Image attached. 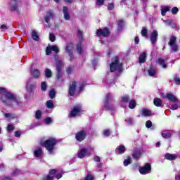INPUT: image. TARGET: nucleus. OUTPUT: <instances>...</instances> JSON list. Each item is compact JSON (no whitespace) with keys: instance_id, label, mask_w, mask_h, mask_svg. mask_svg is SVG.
Instances as JSON below:
<instances>
[{"instance_id":"obj_25","label":"nucleus","mask_w":180,"mask_h":180,"mask_svg":"<svg viewBox=\"0 0 180 180\" xmlns=\"http://www.w3.org/2000/svg\"><path fill=\"white\" fill-rule=\"evenodd\" d=\"M117 152L119 154H123L126 151V147L123 145H120L117 148Z\"/></svg>"},{"instance_id":"obj_7","label":"nucleus","mask_w":180,"mask_h":180,"mask_svg":"<svg viewBox=\"0 0 180 180\" xmlns=\"http://www.w3.org/2000/svg\"><path fill=\"white\" fill-rule=\"evenodd\" d=\"M139 172L142 175H146L151 172V165L148 163L146 164L145 166L139 168Z\"/></svg>"},{"instance_id":"obj_64","label":"nucleus","mask_w":180,"mask_h":180,"mask_svg":"<svg viewBox=\"0 0 180 180\" xmlns=\"http://www.w3.org/2000/svg\"><path fill=\"white\" fill-rule=\"evenodd\" d=\"M134 40H135L136 44H139V41H140V39H139V37H136Z\"/></svg>"},{"instance_id":"obj_5","label":"nucleus","mask_w":180,"mask_h":180,"mask_svg":"<svg viewBox=\"0 0 180 180\" xmlns=\"http://www.w3.org/2000/svg\"><path fill=\"white\" fill-rule=\"evenodd\" d=\"M94 151V148L86 149L85 148H81L77 153L78 158H85V157H89L91 155V152Z\"/></svg>"},{"instance_id":"obj_41","label":"nucleus","mask_w":180,"mask_h":180,"mask_svg":"<svg viewBox=\"0 0 180 180\" xmlns=\"http://www.w3.org/2000/svg\"><path fill=\"white\" fill-rule=\"evenodd\" d=\"M77 53L79 54H81V53H82V45L81 44V43H79L77 46Z\"/></svg>"},{"instance_id":"obj_6","label":"nucleus","mask_w":180,"mask_h":180,"mask_svg":"<svg viewBox=\"0 0 180 180\" xmlns=\"http://www.w3.org/2000/svg\"><path fill=\"white\" fill-rule=\"evenodd\" d=\"M169 46H170L172 51H178V45H176V37L172 36L169 39Z\"/></svg>"},{"instance_id":"obj_4","label":"nucleus","mask_w":180,"mask_h":180,"mask_svg":"<svg viewBox=\"0 0 180 180\" xmlns=\"http://www.w3.org/2000/svg\"><path fill=\"white\" fill-rule=\"evenodd\" d=\"M110 68L111 72H114V71H117L118 72H122V63L119 62V58L115 56L112 58V63L110 65Z\"/></svg>"},{"instance_id":"obj_12","label":"nucleus","mask_w":180,"mask_h":180,"mask_svg":"<svg viewBox=\"0 0 180 180\" xmlns=\"http://www.w3.org/2000/svg\"><path fill=\"white\" fill-rule=\"evenodd\" d=\"M51 51H55V53H58L59 50H58V46L54 45V46H48L46 48V55L49 56V54H51Z\"/></svg>"},{"instance_id":"obj_31","label":"nucleus","mask_w":180,"mask_h":180,"mask_svg":"<svg viewBox=\"0 0 180 180\" xmlns=\"http://www.w3.org/2000/svg\"><path fill=\"white\" fill-rule=\"evenodd\" d=\"M142 115L143 116H151V111L147 109L142 110Z\"/></svg>"},{"instance_id":"obj_39","label":"nucleus","mask_w":180,"mask_h":180,"mask_svg":"<svg viewBox=\"0 0 180 180\" xmlns=\"http://www.w3.org/2000/svg\"><path fill=\"white\" fill-rule=\"evenodd\" d=\"M110 129H105L103 131V134L105 137H109L110 136Z\"/></svg>"},{"instance_id":"obj_40","label":"nucleus","mask_w":180,"mask_h":180,"mask_svg":"<svg viewBox=\"0 0 180 180\" xmlns=\"http://www.w3.org/2000/svg\"><path fill=\"white\" fill-rule=\"evenodd\" d=\"M41 111L40 110H37L36 112H35V117L36 119H41Z\"/></svg>"},{"instance_id":"obj_32","label":"nucleus","mask_w":180,"mask_h":180,"mask_svg":"<svg viewBox=\"0 0 180 180\" xmlns=\"http://www.w3.org/2000/svg\"><path fill=\"white\" fill-rule=\"evenodd\" d=\"M140 155H141V151L140 150L135 151L133 154V157L135 160H139V158H140Z\"/></svg>"},{"instance_id":"obj_47","label":"nucleus","mask_w":180,"mask_h":180,"mask_svg":"<svg viewBox=\"0 0 180 180\" xmlns=\"http://www.w3.org/2000/svg\"><path fill=\"white\" fill-rule=\"evenodd\" d=\"M49 39L51 41H56V36L53 34H49Z\"/></svg>"},{"instance_id":"obj_53","label":"nucleus","mask_w":180,"mask_h":180,"mask_svg":"<svg viewBox=\"0 0 180 180\" xmlns=\"http://www.w3.org/2000/svg\"><path fill=\"white\" fill-rule=\"evenodd\" d=\"M153 123L151 122V121L148 120L146 122V126L148 129H150V127H151Z\"/></svg>"},{"instance_id":"obj_9","label":"nucleus","mask_w":180,"mask_h":180,"mask_svg":"<svg viewBox=\"0 0 180 180\" xmlns=\"http://www.w3.org/2000/svg\"><path fill=\"white\" fill-rule=\"evenodd\" d=\"M109 30L107 27H105L103 29H98L97 30L96 34L98 37L99 36H103V37H108L110 34Z\"/></svg>"},{"instance_id":"obj_52","label":"nucleus","mask_w":180,"mask_h":180,"mask_svg":"<svg viewBox=\"0 0 180 180\" xmlns=\"http://www.w3.org/2000/svg\"><path fill=\"white\" fill-rule=\"evenodd\" d=\"M141 33L143 36L147 37V29L143 28Z\"/></svg>"},{"instance_id":"obj_30","label":"nucleus","mask_w":180,"mask_h":180,"mask_svg":"<svg viewBox=\"0 0 180 180\" xmlns=\"http://www.w3.org/2000/svg\"><path fill=\"white\" fill-rule=\"evenodd\" d=\"M46 105L48 109H53V108H54V103L51 100L48 101Z\"/></svg>"},{"instance_id":"obj_23","label":"nucleus","mask_w":180,"mask_h":180,"mask_svg":"<svg viewBox=\"0 0 180 180\" xmlns=\"http://www.w3.org/2000/svg\"><path fill=\"white\" fill-rule=\"evenodd\" d=\"M158 63L159 64V65H161L162 68H167V62H165V60H164L163 58H158Z\"/></svg>"},{"instance_id":"obj_3","label":"nucleus","mask_w":180,"mask_h":180,"mask_svg":"<svg viewBox=\"0 0 180 180\" xmlns=\"http://www.w3.org/2000/svg\"><path fill=\"white\" fill-rule=\"evenodd\" d=\"M41 144L48 150L49 154H53V150H54V147L57 144V140L56 138H49L46 141L41 142Z\"/></svg>"},{"instance_id":"obj_18","label":"nucleus","mask_w":180,"mask_h":180,"mask_svg":"<svg viewBox=\"0 0 180 180\" xmlns=\"http://www.w3.org/2000/svg\"><path fill=\"white\" fill-rule=\"evenodd\" d=\"M61 68H63V61L58 60L56 62V70L58 71V75H56V78H58V79H59L60 78V72L61 71Z\"/></svg>"},{"instance_id":"obj_61","label":"nucleus","mask_w":180,"mask_h":180,"mask_svg":"<svg viewBox=\"0 0 180 180\" xmlns=\"http://www.w3.org/2000/svg\"><path fill=\"white\" fill-rule=\"evenodd\" d=\"M94 161H96V162H99V161H101V158L98 156L94 157Z\"/></svg>"},{"instance_id":"obj_51","label":"nucleus","mask_w":180,"mask_h":180,"mask_svg":"<svg viewBox=\"0 0 180 180\" xmlns=\"http://www.w3.org/2000/svg\"><path fill=\"white\" fill-rule=\"evenodd\" d=\"M85 180H94V176H92V174H87Z\"/></svg>"},{"instance_id":"obj_8","label":"nucleus","mask_w":180,"mask_h":180,"mask_svg":"<svg viewBox=\"0 0 180 180\" xmlns=\"http://www.w3.org/2000/svg\"><path fill=\"white\" fill-rule=\"evenodd\" d=\"M82 112V108L81 105H77L73 108L72 110L70 112V117H75V116H78Z\"/></svg>"},{"instance_id":"obj_54","label":"nucleus","mask_w":180,"mask_h":180,"mask_svg":"<svg viewBox=\"0 0 180 180\" xmlns=\"http://www.w3.org/2000/svg\"><path fill=\"white\" fill-rule=\"evenodd\" d=\"M105 0H97L96 5L97 6H101Z\"/></svg>"},{"instance_id":"obj_2","label":"nucleus","mask_w":180,"mask_h":180,"mask_svg":"<svg viewBox=\"0 0 180 180\" xmlns=\"http://www.w3.org/2000/svg\"><path fill=\"white\" fill-rule=\"evenodd\" d=\"M84 91V83L79 84L78 82H72L69 86L68 94L70 96H74L77 94H81Z\"/></svg>"},{"instance_id":"obj_14","label":"nucleus","mask_w":180,"mask_h":180,"mask_svg":"<svg viewBox=\"0 0 180 180\" xmlns=\"http://www.w3.org/2000/svg\"><path fill=\"white\" fill-rule=\"evenodd\" d=\"M56 174H57V171L56 169H51L49 172V174L44 177V180H53V178H54Z\"/></svg>"},{"instance_id":"obj_22","label":"nucleus","mask_w":180,"mask_h":180,"mask_svg":"<svg viewBox=\"0 0 180 180\" xmlns=\"http://www.w3.org/2000/svg\"><path fill=\"white\" fill-rule=\"evenodd\" d=\"M147 58V55L146 53H142L139 56V60L140 64H143V63H146V60Z\"/></svg>"},{"instance_id":"obj_59","label":"nucleus","mask_w":180,"mask_h":180,"mask_svg":"<svg viewBox=\"0 0 180 180\" xmlns=\"http://www.w3.org/2000/svg\"><path fill=\"white\" fill-rule=\"evenodd\" d=\"M112 98V95L110 94H107L105 98H106V102L109 101Z\"/></svg>"},{"instance_id":"obj_28","label":"nucleus","mask_w":180,"mask_h":180,"mask_svg":"<svg viewBox=\"0 0 180 180\" xmlns=\"http://www.w3.org/2000/svg\"><path fill=\"white\" fill-rule=\"evenodd\" d=\"M32 75H33L34 78H39L40 77V71H39L37 69H35L33 72H32Z\"/></svg>"},{"instance_id":"obj_56","label":"nucleus","mask_w":180,"mask_h":180,"mask_svg":"<svg viewBox=\"0 0 180 180\" xmlns=\"http://www.w3.org/2000/svg\"><path fill=\"white\" fill-rule=\"evenodd\" d=\"M0 29L4 32L5 30H8V26L6 25H2Z\"/></svg>"},{"instance_id":"obj_55","label":"nucleus","mask_w":180,"mask_h":180,"mask_svg":"<svg viewBox=\"0 0 180 180\" xmlns=\"http://www.w3.org/2000/svg\"><path fill=\"white\" fill-rule=\"evenodd\" d=\"M179 106L177 105V104H173L171 107L172 110H176Z\"/></svg>"},{"instance_id":"obj_50","label":"nucleus","mask_w":180,"mask_h":180,"mask_svg":"<svg viewBox=\"0 0 180 180\" xmlns=\"http://www.w3.org/2000/svg\"><path fill=\"white\" fill-rule=\"evenodd\" d=\"M174 82L176 85H180V79L178 77H174Z\"/></svg>"},{"instance_id":"obj_15","label":"nucleus","mask_w":180,"mask_h":180,"mask_svg":"<svg viewBox=\"0 0 180 180\" xmlns=\"http://www.w3.org/2000/svg\"><path fill=\"white\" fill-rule=\"evenodd\" d=\"M157 37H158V32L157 30H154L150 37L152 44H155V41H157Z\"/></svg>"},{"instance_id":"obj_57","label":"nucleus","mask_w":180,"mask_h":180,"mask_svg":"<svg viewBox=\"0 0 180 180\" xmlns=\"http://www.w3.org/2000/svg\"><path fill=\"white\" fill-rule=\"evenodd\" d=\"M113 8H115V5H113V4H108V11H112V9H113Z\"/></svg>"},{"instance_id":"obj_20","label":"nucleus","mask_w":180,"mask_h":180,"mask_svg":"<svg viewBox=\"0 0 180 180\" xmlns=\"http://www.w3.org/2000/svg\"><path fill=\"white\" fill-rule=\"evenodd\" d=\"M34 157L36 158H41V154H43V151H41V148H36L33 151Z\"/></svg>"},{"instance_id":"obj_62","label":"nucleus","mask_w":180,"mask_h":180,"mask_svg":"<svg viewBox=\"0 0 180 180\" xmlns=\"http://www.w3.org/2000/svg\"><path fill=\"white\" fill-rule=\"evenodd\" d=\"M63 176V174H58L56 175V178H57V179H60V178H61Z\"/></svg>"},{"instance_id":"obj_27","label":"nucleus","mask_w":180,"mask_h":180,"mask_svg":"<svg viewBox=\"0 0 180 180\" xmlns=\"http://www.w3.org/2000/svg\"><path fill=\"white\" fill-rule=\"evenodd\" d=\"M162 136L164 139H169L171 137V133L168 131H165L162 133Z\"/></svg>"},{"instance_id":"obj_33","label":"nucleus","mask_w":180,"mask_h":180,"mask_svg":"<svg viewBox=\"0 0 180 180\" xmlns=\"http://www.w3.org/2000/svg\"><path fill=\"white\" fill-rule=\"evenodd\" d=\"M169 11V8L168 7H163L161 8V13L162 16H165V15L167 14V12H168Z\"/></svg>"},{"instance_id":"obj_16","label":"nucleus","mask_w":180,"mask_h":180,"mask_svg":"<svg viewBox=\"0 0 180 180\" xmlns=\"http://www.w3.org/2000/svg\"><path fill=\"white\" fill-rule=\"evenodd\" d=\"M63 12L65 20H71V16L70 15V13L68 12V8H67L66 6H63Z\"/></svg>"},{"instance_id":"obj_10","label":"nucleus","mask_w":180,"mask_h":180,"mask_svg":"<svg viewBox=\"0 0 180 180\" xmlns=\"http://www.w3.org/2000/svg\"><path fill=\"white\" fill-rule=\"evenodd\" d=\"M164 98H167L168 101L170 102H173L174 103H178L179 102V99H178V97L174 95L172 93H168L166 94V96H164Z\"/></svg>"},{"instance_id":"obj_35","label":"nucleus","mask_w":180,"mask_h":180,"mask_svg":"<svg viewBox=\"0 0 180 180\" xmlns=\"http://www.w3.org/2000/svg\"><path fill=\"white\" fill-rule=\"evenodd\" d=\"M129 109H134L136 108V101L131 100L129 104Z\"/></svg>"},{"instance_id":"obj_1","label":"nucleus","mask_w":180,"mask_h":180,"mask_svg":"<svg viewBox=\"0 0 180 180\" xmlns=\"http://www.w3.org/2000/svg\"><path fill=\"white\" fill-rule=\"evenodd\" d=\"M0 95L2 103L8 105V106H11L13 103L19 105L20 102V99L18 96L9 91H6V89L4 87H0Z\"/></svg>"},{"instance_id":"obj_49","label":"nucleus","mask_w":180,"mask_h":180,"mask_svg":"<svg viewBox=\"0 0 180 180\" xmlns=\"http://www.w3.org/2000/svg\"><path fill=\"white\" fill-rule=\"evenodd\" d=\"M15 128L13 127V125L8 124L7 126V130L8 131H12Z\"/></svg>"},{"instance_id":"obj_26","label":"nucleus","mask_w":180,"mask_h":180,"mask_svg":"<svg viewBox=\"0 0 180 180\" xmlns=\"http://www.w3.org/2000/svg\"><path fill=\"white\" fill-rule=\"evenodd\" d=\"M155 74H157V70H155V68H151L148 70V75H150V77H154Z\"/></svg>"},{"instance_id":"obj_48","label":"nucleus","mask_w":180,"mask_h":180,"mask_svg":"<svg viewBox=\"0 0 180 180\" xmlns=\"http://www.w3.org/2000/svg\"><path fill=\"white\" fill-rule=\"evenodd\" d=\"M41 88L42 91H46V89H47V84H46V82H42L41 83Z\"/></svg>"},{"instance_id":"obj_63","label":"nucleus","mask_w":180,"mask_h":180,"mask_svg":"<svg viewBox=\"0 0 180 180\" xmlns=\"http://www.w3.org/2000/svg\"><path fill=\"white\" fill-rule=\"evenodd\" d=\"M78 37L79 39H82V32L78 31Z\"/></svg>"},{"instance_id":"obj_11","label":"nucleus","mask_w":180,"mask_h":180,"mask_svg":"<svg viewBox=\"0 0 180 180\" xmlns=\"http://www.w3.org/2000/svg\"><path fill=\"white\" fill-rule=\"evenodd\" d=\"M86 136L85 131H80L76 134V140H77V141H82L85 139Z\"/></svg>"},{"instance_id":"obj_38","label":"nucleus","mask_w":180,"mask_h":180,"mask_svg":"<svg viewBox=\"0 0 180 180\" xmlns=\"http://www.w3.org/2000/svg\"><path fill=\"white\" fill-rule=\"evenodd\" d=\"M32 36L34 40H39V35L37 34V32L35 30L32 31Z\"/></svg>"},{"instance_id":"obj_34","label":"nucleus","mask_w":180,"mask_h":180,"mask_svg":"<svg viewBox=\"0 0 180 180\" xmlns=\"http://www.w3.org/2000/svg\"><path fill=\"white\" fill-rule=\"evenodd\" d=\"M129 96H124L121 98L120 101L122 103H127L129 102Z\"/></svg>"},{"instance_id":"obj_44","label":"nucleus","mask_w":180,"mask_h":180,"mask_svg":"<svg viewBox=\"0 0 180 180\" xmlns=\"http://www.w3.org/2000/svg\"><path fill=\"white\" fill-rule=\"evenodd\" d=\"M124 25L123 20H120L118 21V30H122V27H123Z\"/></svg>"},{"instance_id":"obj_45","label":"nucleus","mask_w":180,"mask_h":180,"mask_svg":"<svg viewBox=\"0 0 180 180\" xmlns=\"http://www.w3.org/2000/svg\"><path fill=\"white\" fill-rule=\"evenodd\" d=\"M5 117H6V119H8V120H11V119H13L15 117L12 114L6 113Z\"/></svg>"},{"instance_id":"obj_36","label":"nucleus","mask_w":180,"mask_h":180,"mask_svg":"<svg viewBox=\"0 0 180 180\" xmlns=\"http://www.w3.org/2000/svg\"><path fill=\"white\" fill-rule=\"evenodd\" d=\"M131 163V158L128 157L127 159L124 160V167H127V165H129V164Z\"/></svg>"},{"instance_id":"obj_21","label":"nucleus","mask_w":180,"mask_h":180,"mask_svg":"<svg viewBox=\"0 0 180 180\" xmlns=\"http://www.w3.org/2000/svg\"><path fill=\"white\" fill-rule=\"evenodd\" d=\"M166 160H169V161H172L174 160H176L177 156L175 154L167 153L165 155Z\"/></svg>"},{"instance_id":"obj_13","label":"nucleus","mask_w":180,"mask_h":180,"mask_svg":"<svg viewBox=\"0 0 180 180\" xmlns=\"http://www.w3.org/2000/svg\"><path fill=\"white\" fill-rule=\"evenodd\" d=\"M66 53H68V54H69V56L71 57H72V53H74V45L72 44H68L66 45Z\"/></svg>"},{"instance_id":"obj_24","label":"nucleus","mask_w":180,"mask_h":180,"mask_svg":"<svg viewBox=\"0 0 180 180\" xmlns=\"http://www.w3.org/2000/svg\"><path fill=\"white\" fill-rule=\"evenodd\" d=\"M153 103L155 106H158V107H161L162 106V101H161V99L158 98H156L154 99L153 101Z\"/></svg>"},{"instance_id":"obj_17","label":"nucleus","mask_w":180,"mask_h":180,"mask_svg":"<svg viewBox=\"0 0 180 180\" xmlns=\"http://www.w3.org/2000/svg\"><path fill=\"white\" fill-rule=\"evenodd\" d=\"M53 18H54V12L50 10L48 11V13H46V15L45 16V21L46 22V23H49V22H50L51 19H53Z\"/></svg>"},{"instance_id":"obj_42","label":"nucleus","mask_w":180,"mask_h":180,"mask_svg":"<svg viewBox=\"0 0 180 180\" xmlns=\"http://www.w3.org/2000/svg\"><path fill=\"white\" fill-rule=\"evenodd\" d=\"M44 122L46 124H51V123H53V120L51 119V117H46L44 120Z\"/></svg>"},{"instance_id":"obj_43","label":"nucleus","mask_w":180,"mask_h":180,"mask_svg":"<svg viewBox=\"0 0 180 180\" xmlns=\"http://www.w3.org/2000/svg\"><path fill=\"white\" fill-rule=\"evenodd\" d=\"M49 96L51 99H53L56 96V91L54 89L50 91Z\"/></svg>"},{"instance_id":"obj_60","label":"nucleus","mask_w":180,"mask_h":180,"mask_svg":"<svg viewBox=\"0 0 180 180\" xmlns=\"http://www.w3.org/2000/svg\"><path fill=\"white\" fill-rule=\"evenodd\" d=\"M20 134H21V133L19 131H17L15 132V137H20Z\"/></svg>"},{"instance_id":"obj_29","label":"nucleus","mask_w":180,"mask_h":180,"mask_svg":"<svg viewBox=\"0 0 180 180\" xmlns=\"http://www.w3.org/2000/svg\"><path fill=\"white\" fill-rule=\"evenodd\" d=\"M125 122L129 126H131L134 123V120L131 117H127L125 119Z\"/></svg>"},{"instance_id":"obj_37","label":"nucleus","mask_w":180,"mask_h":180,"mask_svg":"<svg viewBox=\"0 0 180 180\" xmlns=\"http://www.w3.org/2000/svg\"><path fill=\"white\" fill-rule=\"evenodd\" d=\"M45 75H46V78H51V77L52 75L51 70L50 69H46L45 70Z\"/></svg>"},{"instance_id":"obj_46","label":"nucleus","mask_w":180,"mask_h":180,"mask_svg":"<svg viewBox=\"0 0 180 180\" xmlns=\"http://www.w3.org/2000/svg\"><path fill=\"white\" fill-rule=\"evenodd\" d=\"M179 11V10L176 7H174L172 8V13L173 15H176L178 13Z\"/></svg>"},{"instance_id":"obj_58","label":"nucleus","mask_w":180,"mask_h":180,"mask_svg":"<svg viewBox=\"0 0 180 180\" xmlns=\"http://www.w3.org/2000/svg\"><path fill=\"white\" fill-rule=\"evenodd\" d=\"M72 67H71V66H69L68 68H67V72H68V74H71L72 72Z\"/></svg>"},{"instance_id":"obj_19","label":"nucleus","mask_w":180,"mask_h":180,"mask_svg":"<svg viewBox=\"0 0 180 180\" xmlns=\"http://www.w3.org/2000/svg\"><path fill=\"white\" fill-rule=\"evenodd\" d=\"M10 9L13 12H16V11H18V1L16 0L11 1L10 4Z\"/></svg>"}]
</instances>
